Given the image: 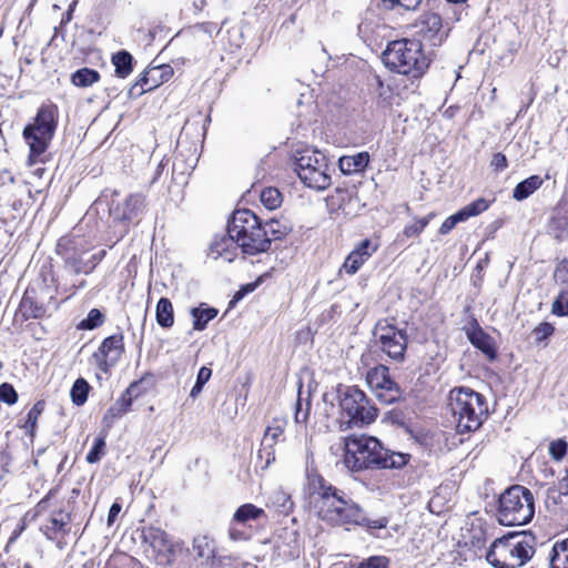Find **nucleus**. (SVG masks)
I'll list each match as a JSON object with an SVG mask.
<instances>
[{
  "instance_id": "obj_53",
  "label": "nucleus",
  "mask_w": 568,
  "mask_h": 568,
  "mask_svg": "<svg viewBox=\"0 0 568 568\" xmlns=\"http://www.w3.org/2000/svg\"><path fill=\"white\" fill-rule=\"evenodd\" d=\"M58 488H52L48 494L37 504L36 514L40 515L44 513L49 507V501L55 496Z\"/></svg>"
},
{
  "instance_id": "obj_18",
  "label": "nucleus",
  "mask_w": 568,
  "mask_h": 568,
  "mask_svg": "<svg viewBox=\"0 0 568 568\" xmlns=\"http://www.w3.org/2000/svg\"><path fill=\"white\" fill-rule=\"evenodd\" d=\"M235 239L230 232V225L225 233L216 234L210 243L209 256L213 260L222 258L224 262H232L237 255Z\"/></svg>"
},
{
  "instance_id": "obj_4",
  "label": "nucleus",
  "mask_w": 568,
  "mask_h": 568,
  "mask_svg": "<svg viewBox=\"0 0 568 568\" xmlns=\"http://www.w3.org/2000/svg\"><path fill=\"white\" fill-rule=\"evenodd\" d=\"M449 408L456 422L458 433L477 430L487 418L486 397L469 387H455L449 392Z\"/></svg>"
},
{
  "instance_id": "obj_15",
  "label": "nucleus",
  "mask_w": 568,
  "mask_h": 568,
  "mask_svg": "<svg viewBox=\"0 0 568 568\" xmlns=\"http://www.w3.org/2000/svg\"><path fill=\"white\" fill-rule=\"evenodd\" d=\"M59 253L63 256L67 266L73 273L89 274L87 255L90 251V245L83 239L64 240L62 239L58 244Z\"/></svg>"
},
{
  "instance_id": "obj_62",
  "label": "nucleus",
  "mask_w": 568,
  "mask_h": 568,
  "mask_svg": "<svg viewBox=\"0 0 568 568\" xmlns=\"http://www.w3.org/2000/svg\"><path fill=\"white\" fill-rule=\"evenodd\" d=\"M43 409V404L41 402L36 403L30 410H32L36 414L40 415Z\"/></svg>"
},
{
  "instance_id": "obj_48",
  "label": "nucleus",
  "mask_w": 568,
  "mask_h": 568,
  "mask_svg": "<svg viewBox=\"0 0 568 568\" xmlns=\"http://www.w3.org/2000/svg\"><path fill=\"white\" fill-rule=\"evenodd\" d=\"M389 564L385 556H372L362 561L357 568H387Z\"/></svg>"
},
{
  "instance_id": "obj_29",
  "label": "nucleus",
  "mask_w": 568,
  "mask_h": 568,
  "mask_svg": "<svg viewBox=\"0 0 568 568\" xmlns=\"http://www.w3.org/2000/svg\"><path fill=\"white\" fill-rule=\"evenodd\" d=\"M549 562L550 568H568V538L554 544Z\"/></svg>"
},
{
  "instance_id": "obj_36",
  "label": "nucleus",
  "mask_w": 568,
  "mask_h": 568,
  "mask_svg": "<svg viewBox=\"0 0 568 568\" xmlns=\"http://www.w3.org/2000/svg\"><path fill=\"white\" fill-rule=\"evenodd\" d=\"M260 197L262 204L268 210H275L282 204V194L275 187H265Z\"/></svg>"
},
{
  "instance_id": "obj_56",
  "label": "nucleus",
  "mask_w": 568,
  "mask_h": 568,
  "mask_svg": "<svg viewBox=\"0 0 568 568\" xmlns=\"http://www.w3.org/2000/svg\"><path fill=\"white\" fill-rule=\"evenodd\" d=\"M10 463H11L10 455L7 452L1 450L0 452V479H2L4 477V475L9 473Z\"/></svg>"
},
{
  "instance_id": "obj_25",
  "label": "nucleus",
  "mask_w": 568,
  "mask_h": 568,
  "mask_svg": "<svg viewBox=\"0 0 568 568\" xmlns=\"http://www.w3.org/2000/svg\"><path fill=\"white\" fill-rule=\"evenodd\" d=\"M369 163V154L359 152L353 155H344L339 159L338 165L344 174H353L363 171Z\"/></svg>"
},
{
  "instance_id": "obj_20",
  "label": "nucleus",
  "mask_w": 568,
  "mask_h": 568,
  "mask_svg": "<svg viewBox=\"0 0 568 568\" xmlns=\"http://www.w3.org/2000/svg\"><path fill=\"white\" fill-rule=\"evenodd\" d=\"M378 244L365 239L361 241L355 248L347 255L342 265L347 274H355L361 266L377 251Z\"/></svg>"
},
{
  "instance_id": "obj_57",
  "label": "nucleus",
  "mask_w": 568,
  "mask_h": 568,
  "mask_svg": "<svg viewBox=\"0 0 568 568\" xmlns=\"http://www.w3.org/2000/svg\"><path fill=\"white\" fill-rule=\"evenodd\" d=\"M104 256L105 251H100L99 253L92 254L87 258L89 273H91L95 268V266L103 260Z\"/></svg>"
},
{
  "instance_id": "obj_39",
  "label": "nucleus",
  "mask_w": 568,
  "mask_h": 568,
  "mask_svg": "<svg viewBox=\"0 0 568 568\" xmlns=\"http://www.w3.org/2000/svg\"><path fill=\"white\" fill-rule=\"evenodd\" d=\"M434 214L430 213L427 216H424L422 219H418L414 221V223L406 225L403 235L406 237H413L419 235L424 229L428 225L430 220L433 219Z\"/></svg>"
},
{
  "instance_id": "obj_52",
  "label": "nucleus",
  "mask_w": 568,
  "mask_h": 568,
  "mask_svg": "<svg viewBox=\"0 0 568 568\" xmlns=\"http://www.w3.org/2000/svg\"><path fill=\"white\" fill-rule=\"evenodd\" d=\"M554 277L557 282L568 286V260H562L557 265Z\"/></svg>"
},
{
  "instance_id": "obj_9",
  "label": "nucleus",
  "mask_w": 568,
  "mask_h": 568,
  "mask_svg": "<svg viewBox=\"0 0 568 568\" xmlns=\"http://www.w3.org/2000/svg\"><path fill=\"white\" fill-rule=\"evenodd\" d=\"M58 125V109L53 104H44L39 110L33 123L23 130V138L30 148V158L42 155L49 148Z\"/></svg>"
},
{
  "instance_id": "obj_60",
  "label": "nucleus",
  "mask_w": 568,
  "mask_h": 568,
  "mask_svg": "<svg viewBox=\"0 0 568 568\" xmlns=\"http://www.w3.org/2000/svg\"><path fill=\"white\" fill-rule=\"evenodd\" d=\"M39 416L40 415H38V414L34 415V413L32 410H29L28 415H27L26 427H29L31 430H33L37 425V420H38Z\"/></svg>"
},
{
  "instance_id": "obj_28",
  "label": "nucleus",
  "mask_w": 568,
  "mask_h": 568,
  "mask_svg": "<svg viewBox=\"0 0 568 568\" xmlns=\"http://www.w3.org/2000/svg\"><path fill=\"white\" fill-rule=\"evenodd\" d=\"M156 323L162 328H170L174 324V310L171 301L166 297H161L155 308Z\"/></svg>"
},
{
  "instance_id": "obj_17",
  "label": "nucleus",
  "mask_w": 568,
  "mask_h": 568,
  "mask_svg": "<svg viewBox=\"0 0 568 568\" xmlns=\"http://www.w3.org/2000/svg\"><path fill=\"white\" fill-rule=\"evenodd\" d=\"M413 28L416 34L434 47L439 45L445 38L442 17L436 12H423L414 22Z\"/></svg>"
},
{
  "instance_id": "obj_16",
  "label": "nucleus",
  "mask_w": 568,
  "mask_h": 568,
  "mask_svg": "<svg viewBox=\"0 0 568 568\" xmlns=\"http://www.w3.org/2000/svg\"><path fill=\"white\" fill-rule=\"evenodd\" d=\"M124 349L123 336L111 335L103 339L99 349L93 353V364L103 373H108L120 359Z\"/></svg>"
},
{
  "instance_id": "obj_59",
  "label": "nucleus",
  "mask_w": 568,
  "mask_h": 568,
  "mask_svg": "<svg viewBox=\"0 0 568 568\" xmlns=\"http://www.w3.org/2000/svg\"><path fill=\"white\" fill-rule=\"evenodd\" d=\"M120 511H121V505L118 503L112 504V506L109 509V514H108V525L109 526H112V524L114 523V520Z\"/></svg>"
},
{
  "instance_id": "obj_55",
  "label": "nucleus",
  "mask_w": 568,
  "mask_h": 568,
  "mask_svg": "<svg viewBox=\"0 0 568 568\" xmlns=\"http://www.w3.org/2000/svg\"><path fill=\"white\" fill-rule=\"evenodd\" d=\"M490 164L497 172H501L508 166V161L505 154L496 153L494 154Z\"/></svg>"
},
{
  "instance_id": "obj_40",
  "label": "nucleus",
  "mask_w": 568,
  "mask_h": 568,
  "mask_svg": "<svg viewBox=\"0 0 568 568\" xmlns=\"http://www.w3.org/2000/svg\"><path fill=\"white\" fill-rule=\"evenodd\" d=\"M211 375H212V371L209 367L202 366L200 368L197 376H196V382L190 392V396L192 398H196L201 394L203 386L211 378Z\"/></svg>"
},
{
  "instance_id": "obj_64",
  "label": "nucleus",
  "mask_w": 568,
  "mask_h": 568,
  "mask_svg": "<svg viewBox=\"0 0 568 568\" xmlns=\"http://www.w3.org/2000/svg\"><path fill=\"white\" fill-rule=\"evenodd\" d=\"M78 0H73L70 4L68 10L73 13L75 7H77Z\"/></svg>"
},
{
  "instance_id": "obj_14",
  "label": "nucleus",
  "mask_w": 568,
  "mask_h": 568,
  "mask_svg": "<svg viewBox=\"0 0 568 568\" xmlns=\"http://www.w3.org/2000/svg\"><path fill=\"white\" fill-rule=\"evenodd\" d=\"M366 383L379 402L393 404L402 396L398 384L390 377L385 365H377L366 374Z\"/></svg>"
},
{
  "instance_id": "obj_61",
  "label": "nucleus",
  "mask_w": 568,
  "mask_h": 568,
  "mask_svg": "<svg viewBox=\"0 0 568 568\" xmlns=\"http://www.w3.org/2000/svg\"><path fill=\"white\" fill-rule=\"evenodd\" d=\"M73 13L67 10V12L62 16L61 26L69 23L72 20Z\"/></svg>"
},
{
  "instance_id": "obj_31",
  "label": "nucleus",
  "mask_w": 568,
  "mask_h": 568,
  "mask_svg": "<svg viewBox=\"0 0 568 568\" xmlns=\"http://www.w3.org/2000/svg\"><path fill=\"white\" fill-rule=\"evenodd\" d=\"M133 58L128 51H119L112 57L115 73L120 78H126L132 72Z\"/></svg>"
},
{
  "instance_id": "obj_21",
  "label": "nucleus",
  "mask_w": 568,
  "mask_h": 568,
  "mask_svg": "<svg viewBox=\"0 0 568 568\" xmlns=\"http://www.w3.org/2000/svg\"><path fill=\"white\" fill-rule=\"evenodd\" d=\"M172 75L173 69L168 64L150 68L143 74H141L138 82L131 88V91L135 90L138 87L141 88V90L138 92L139 94L151 91L162 83L169 81Z\"/></svg>"
},
{
  "instance_id": "obj_7",
  "label": "nucleus",
  "mask_w": 568,
  "mask_h": 568,
  "mask_svg": "<svg viewBox=\"0 0 568 568\" xmlns=\"http://www.w3.org/2000/svg\"><path fill=\"white\" fill-rule=\"evenodd\" d=\"M230 232L245 254L255 255L270 248L271 239L260 219L250 210H239L233 214Z\"/></svg>"
},
{
  "instance_id": "obj_11",
  "label": "nucleus",
  "mask_w": 568,
  "mask_h": 568,
  "mask_svg": "<svg viewBox=\"0 0 568 568\" xmlns=\"http://www.w3.org/2000/svg\"><path fill=\"white\" fill-rule=\"evenodd\" d=\"M118 191L105 190L94 202L97 210L108 206L109 214L114 221L132 222L140 217L145 207V197L140 194H130L123 200L118 199Z\"/></svg>"
},
{
  "instance_id": "obj_19",
  "label": "nucleus",
  "mask_w": 568,
  "mask_h": 568,
  "mask_svg": "<svg viewBox=\"0 0 568 568\" xmlns=\"http://www.w3.org/2000/svg\"><path fill=\"white\" fill-rule=\"evenodd\" d=\"M286 420L283 418H274L272 423L266 427L262 439V448L260 449V457L263 458L265 455L266 465L275 459L274 446L284 439V429Z\"/></svg>"
},
{
  "instance_id": "obj_58",
  "label": "nucleus",
  "mask_w": 568,
  "mask_h": 568,
  "mask_svg": "<svg viewBox=\"0 0 568 568\" xmlns=\"http://www.w3.org/2000/svg\"><path fill=\"white\" fill-rule=\"evenodd\" d=\"M552 313L558 316H564L568 314V304L565 306L560 300H556L552 304Z\"/></svg>"
},
{
  "instance_id": "obj_50",
  "label": "nucleus",
  "mask_w": 568,
  "mask_h": 568,
  "mask_svg": "<svg viewBox=\"0 0 568 568\" xmlns=\"http://www.w3.org/2000/svg\"><path fill=\"white\" fill-rule=\"evenodd\" d=\"M459 222H464V219L458 211L457 213L448 216L443 222V224L440 225V229H439V233L443 235L448 234Z\"/></svg>"
},
{
  "instance_id": "obj_30",
  "label": "nucleus",
  "mask_w": 568,
  "mask_h": 568,
  "mask_svg": "<svg viewBox=\"0 0 568 568\" xmlns=\"http://www.w3.org/2000/svg\"><path fill=\"white\" fill-rule=\"evenodd\" d=\"M205 304H201L199 307L191 310V316L193 317V329L203 331L207 323L217 315V310L214 307H204Z\"/></svg>"
},
{
  "instance_id": "obj_46",
  "label": "nucleus",
  "mask_w": 568,
  "mask_h": 568,
  "mask_svg": "<svg viewBox=\"0 0 568 568\" xmlns=\"http://www.w3.org/2000/svg\"><path fill=\"white\" fill-rule=\"evenodd\" d=\"M0 400L8 405H13L17 403L18 394L11 384L2 383L0 385Z\"/></svg>"
},
{
  "instance_id": "obj_34",
  "label": "nucleus",
  "mask_w": 568,
  "mask_h": 568,
  "mask_svg": "<svg viewBox=\"0 0 568 568\" xmlns=\"http://www.w3.org/2000/svg\"><path fill=\"white\" fill-rule=\"evenodd\" d=\"M272 506L283 515H288L293 509L291 496L283 490H275L271 498Z\"/></svg>"
},
{
  "instance_id": "obj_63",
  "label": "nucleus",
  "mask_w": 568,
  "mask_h": 568,
  "mask_svg": "<svg viewBox=\"0 0 568 568\" xmlns=\"http://www.w3.org/2000/svg\"><path fill=\"white\" fill-rule=\"evenodd\" d=\"M376 82H377L378 89L381 90L379 91V97H383L384 95V84H383V81L381 80L379 77H377L376 78Z\"/></svg>"
},
{
  "instance_id": "obj_13",
  "label": "nucleus",
  "mask_w": 568,
  "mask_h": 568,
  "mask_svg": "<svg viewBox=\"0 0 568 568\" xmlns=\"http://www.w3.org/2000/svg\"><path fill=\"white\" fill-rule=\"evenodd\" d=\"M267 516L263 508L254 504L246 503L241 505L233 514L227 535L233 541H247L252 538V523L266 519Z\"/></svg>"
},
{
  "instance_id": "obj_41",
  "label": "nucleus",
  "mask_w": 568,
  "mask_h": 568,
  "mask_svg": "<svg viewBox=\"0 0 568 568\" xmlns=\"http://www.w3.org/2000/svg\"><path fill=\"white\" fill-rule=\"evenodd\" d=\"M568 478L567 475L562 478V480L558 484V487L550 490V497L555 500V503L568 506Z\"/></svg>"
},
{
  "instance_id": "obj_23",
  "label": "nucleus",
  "mask_w": 568,
  "mask_h": 568,
  "mask_svg": "<svg viewBox=\"0 0 568 568\" xmlns=\"http://www.w3.org/2000/svg\"><path fill=\"white\" fill-rule=\"evenodd\" d=\"M143 539L159 554H172L174 545L169 538V535L155 527H149L143 530Z\"/></svg>"
},
{
  "instance_id": "obj_38",
  "label": "nucleus",
  "mask_w": 568,
  "mask_h": 568,
  "mask_svg": "<svg viewBox=\"0 0 568 568\" xmlns=\"http://www.w3.org/2000/svg\"><path fill=\"white\" fill-rule=\"evenodd\" d=\"M105 436H99L94 439L92 448L87 454L85 460L89 464H95L100 462L102 456L105 454Z\"/></svg>"
},
{
  "instance_id": "obj_3",
  "label": "nucleus",
  "mask_w": 568,
  "mask_h": 568,
  "mask_svg": "<svg viewBox=\"0 0 568 568\" xmlns=\"http://www.w3.org/2000/svg\"><path fill=\"white\" fill-rule=\"evenodd\" d=\"M386 68L412 79L422 78L429 67L423 44L417 39H399L390 41L382 54Z\"/></svg>"
},
{
  "instance_id": "obj_54",
  "label": "nucleus",
  "mask_w": 568,
  "mask_h": 568,
  "mask_svg": "<svg viewBox=\"0 0 568 568\" xmlns=\"http://www.w3.org/2000/svg\"><path fill=\"white\" fill-rule=\"evenodd\" d=\"M7 207H11L13 211L11 214V219L13 220L21 217L23 214L22 201L18 199V196L12 197L10 202H7Z\"/></svg>"
},
{
  "instance_id": "obj_42",
  "label": "nucleus",
  "mask_w": 568,
  "mask_h": 568,
  "mask_svg": "<svg viewBox=\"0 0 568 568\" xmlns=\"http://www.w3.org/2000/svg\"><path fill=\"white\" fill-rule=\"evenodd\" d=\"M263 227L267 233V237L271 239V242L282 239L287 233V227L275 220L267 222Z\"/></svg>"
},
{
  "instance_id": "obj_37",
  "label": "nucleus",
  "mask_w": 568,
  "mask_h": 568,
  "mask_svg": "<svg viewBox=\"0 0 568 568\" xmlns=\"http://www.w3.org/2000/svg\"><path fill=\"white\" fill-rule=\"evenodd\" d=\"M104 322V315L98 308L89 311L88 316L80 322L78 327L80 329H94L101 326Z\"/></svg>"
},
{
  "instance_id": "obj_22",
  "label": "nucleus",
  "mask_w": 568,
  "mask_h": 568,
  "mask_svg": "<svg viewBox=\"0 0 568 568\" xmlns=\"http://www.w3.org/2000/svg\"><path fill=\"white\" fill-rule=\"evenodd\" d=\"M469 342L479 351H481L489 361H494L497 356V348L494 338L484 332L477 323L467 329Z\"/></svg>"
},
{
  "instance_id": "obj_45",
  "label": "nucleus",
  "mask_w": 568,
  "mask_h": 568,
  "mask_svg": "<svg viewBox=\"0 0 568 568\" xmlns=\"http://www.w3.org/2000/svg\"><path fill=\"white\" fill-rule=\"evenodd\" d=\"M21 308H22V312H23V316L26 318H37V317H40L42 315V307L41 306H37V305H33V302L30 297L28 296H23L22 297V301H21Z\"/></svg>"
},
{
  "instance_id": "obj_8",
  "label": "nucleus",
  "mask_w": 568,
  "mask_h": 568,
  "mask_svg": "<svg viewBox=\"0 0 568 568\" xmlns=\"http://www.w3.org/2000/svg\"><path fill=\"white\" fill-rule=\"evenodd\" d=\"M534 514L535 498L528 488L514 485L499 496L496 518L500 525H526L532 519Z\"/></svg>"
},
{
  "instance_id": "obj_35",
  "label": "nucleus",
  "mask_w": 568,
  "mask_h": 568,
  "mask_svg": "<svg viewBox=\"0 0 568 568\" xmlns=\"http://www.w3.org/2000/svg\"><path fill=\"white\" fill-rule=\"evenodd\" d=\"M489 205V201H487L484 197H479L476 201L464 206L462 210H459V213L463 216L464 221H466L469 217L477 216L480 213L485 212L486 210H488Z\"/></svg>"
},
{
  "instance_id": "obj_49",
  "label": "nucleus",
  "mask_w": 568,
  "mask_h": 568,
  "mask_svg": "<svg viewBox=\"0 0 568 568\" xmlns=\"http://www.w3.org/2000/svg\"><path fill=\"white\" fill-rule=\"evenodd\" d=\"M555 327L552 324L548 322L540 323L535 329L532 334L535 336L536 342H541L554 334Z\"/></svg>"
},
{
  "instance_id": "obj_47",
  "label": "nucleus",
  "mask_w": 568,
  "mask_h": 568,
  "mask_svg": "<svg viewBox=\"0 0 568 568\" xmlns=\"http://www.w3.org/2000/svg\"><path fill=\"white\" fill-rule=\"evenodd\" d=\"M567 442L564 439L552 440L549 445V454L556 459L560 460L567 453Z\"/></svg>"
},
{
  "instance_id": "obj_10",
  "label": "nucleus",
  "mask_w": 568,
  "mask_h": 568,
  "mask_svg": "<svg viewBox=\"0 0 568 568\" xmlns=\"http://www.w3.org/2000/svg\"><path fill=\"white\" fill-rule=\"evenodd\" d=\"M295 170L301 181L308 187L325 190L331 183L327 158L317 150H305L295 160Z\"/></svg>"
},
{
  "instance_id": "obj_26",
  "label": "nucleus",
  "mask_w": 568,
  "mask_h": 568,
  "mask_svg": "<svg viewBox=\"0 0 568 568\" xmlns=\"http://www.w3.org/2000/svg\"><path fill=\"white\" fill-rule=\"evenodd\" d=\"M24 192V186L17 183L11 175L0 176V207L6 209L7 202Z\"/></svg>"
},
{
  "instance_id": "obj_6",
  "label": "nucleus",
  "mask_w": 568,
  "mask_h": 568,
  "mask_svg": "<svg viewBox=\"0 0 568 568\" xmlns=\"http://www.w3.org/2000/svg\"><path fill=\"white\" fill-rule=\"evenodd\" d=\"M338 406L342 430L367 426L378 416V408L374 402L357 386L338 389Z\"/></svg>"
},
{
  "instance_id": "obj_43",
  "label": "nucleus",
  "mask_w": 568,
  "mask_h": 568,
  "mask_svg": "<svg viewBox=\"0 0 568 568\" xmlns=\"http://www.w3.org/2000/svg\"><path fill=\"white\" fill-rule=\"evenodd\" d=\"M311 410V402L306 399L305 403H303L301 395L298 396L296 403H295V414L294 419L296 424H305L308 420Z\"/></svg>"
},
{
  "instance_id": "obj_51",
  "label": "nucleus",
  "mask_w": 568,
  "mask_h": 568,
  "mask_svg": "<svg viewBox=\"0 0 568 568\" xmlns=\"http://www.w3.org/2000/svg\"><path fill=\"white\" fill-rule=\"evenodd\" d=\"M135 387L134 384L130 385L122 395L115 400V404L119 405V407L123 408L125 413L130 410V407L132 405V390Z\"/></svg>"
},
{
  "instance_id": "obj_24",
  "label": "nucleus",
  "mask_w": 568,
  "mask_h": 568,
  "mask_svg": "<svg viewBox=\"0 0 568 568\" xmlns=\"http://www.w3.org/2000/svg\"><path fill=\"white\" fill-rule=\"evenodd\" d=\"M70 515L59 510L53 513L47 525L41 527V530L45 537L50 540L58 538V536H64L69 532Z\"/></svg>"
},
{
  "instance_id": "obj_32",
  "label": "nucleus",
  "mask_w": 568,
  "mask_h": 568,
  "mask_svg": "<svg viewBox=\"0 0 568 568\" xmlns=\"http://www.w3.org/2000/svg\"><path fill=\"white\" fill-rule=\"evenodd\" d=\"M99 79V72L89 68L80 69L75 71L71 77L72 83L81 88L90 87L93 83L98 82Z\"/></svg>"
},
{
  "instance_id": "obj_12",
  "label": "nucleus",
  "mask_w": 568,
  "mask_h": 568,
  "mask_svg": "<svg viewBox=\"0 0 568 568\" xmlns=\"http://www.w3.org/2000/svg\"><path fill=\"white\" fill-rule=\"evenodd\" d=\"M376 344L383 353L395 362L405 359L407 348V333L390 324L387 320H381L374 328Z\"/></svg>"
},
{
  "instance_id": "obj_5",
  "label": "nucleus",
  "mask_w": 568,
  "mask_h": 568,
  "mask_svg": "<svg viewBox=\"0 0 568 568\" xmlns=\"http://www.w3.org/2000/svg\"><path fill=\"white\" fill-rule=\"evenodd\" d=\"M534 552L530 537L516 531L496 538L485 557L495 568H519L532 557Z\"/></svg>"
},
{
  "instance_id": "obj_27",
  "label": "nucleus",
  "mask_w": 568,
  "mask_h": 568,
  "mask_svg": "<svg viewBox=\"0 0 568 568\" xmlns=\"http://www.w3.org/2000/svg\"><path fill=\"white\" fill-rule=\"evenodd\" d=\"M544 184V179L539 175H530L524 181L519 182L514 191L513 197L516 201H524L534 194Z\"/></svg>"
},
{
  "instance_id": "obj_1",
  "label": "nucleus",
  "mask_w": 568,
  "mask_h": 568,
  "mask_svg": "<svg viewBox=\"0 0 568 568\" xmlns=\"http://www.w3.org/2000/svg\"><path fill=\"white\" fill-rule=\"evenodd\" d=\"M312 505L317 517L334 527L363 526L373 531L385 528L388 524L386 517L369 519L359 504L324 478L318 479L312 494Z\"/></svg>"
},
{
  "instance_id": "obj_33",
  "label": "nucleus",
  "mask_w": 568,
  "mask_h": 568,
  "mask_svg": "<svg viewBox=\"0 0 568 568\" xmlns=\"http://www.w3.org/2000/svg\"><path fill=\"white\" fill-rule=\"evenodd\" d=\"M90 388L89 383L84 378L75 379L70 392L72 403L77 406H82L88 399Z\"/></svg>"
},
{
  "instance_id": "obj_44",
  "label": "nucleus",
  "mask_w": 568,
  "mask_h": 568,
  "mask_svg": "<svg viewBox=\"0 0 568 568\" xmlns=\"http://www.w3.org/2000/svg\"><path fill=\"white\" fill-rule=\"evenodd\" d=\"M124 414L125 412L123 408L119 407V405L115 403L112 404L103 416L102 423L104 427L108 429L111 428L115 420L121 418Z\"/></svg>"
},
{
  "instance_id": "obj_2",
  "label": "nucleus",
  "mask_w": 568,
  "mask_h": 568,
  "mask_svg": "<svg viewBox=\"0 0 568 568\" xmlns=\"http://www.w3.org/2000/svg\"><path fill=\"white\" fill-rule=\"evenodd\" d=\"M343 443V462L351 471L400 468L409 460L408 454L389 452L373 436L351 435Z\"/></svg>"
}]
</instances>
